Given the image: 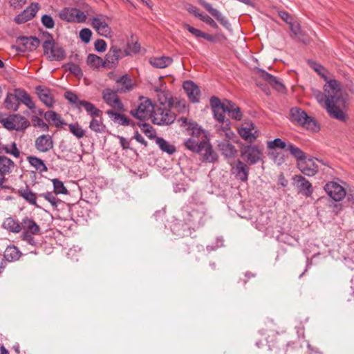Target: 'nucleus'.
I'll list each match as a JSON object with an SVG mask.
<instances>
[{"label":"nucleus","mask_w":354,"mask_h":354,"mask_svg":"<svg viewBox=\"0 0 354 354\" xmlns=\"http://www.w3.org/2000/svg\"><path fill=\"white\" fill-rule=\"evenodd\" d=\"M326 82L324 86L326 97L324 108L331 118L345 121L346 115L343 108L346 102L342 96L341 84L336 80L327 79Z\"/></svg>","instance_id":"1"},{"label":"nucleus","mask_w":354,"mask_h":354,"mask_svg":"<svg viewBox=\"0 0 354 354\" xmlns=\"http://www.w3.org/2000/svg\"><path fill=\"white\" fill-rule=\"evenodd\" d=\"M182 211L183 221L189 228L196 230L204 225L206 210L203 204H191L184 207Z\"/></svg>","instance_id":"2"},{"label":"nucleus","mask_w":354,"mask_h":354,"mask_svg":"<svg viewBox=\"0 0 354 354\" xmlns=\"http://www.w3.org/2000/svg\"><path fill=\"white\" fill-rule=\"evenodd\" d=\"M44 53L50 61H61L66 57L63 48L56 45L53 37L48 35L43 43Z\"/></svg>","instance_id":"3"},{"label":"nucleus","mask_w":354,"mask_h":354,"mask_svg":"<svg viewBox=\"0 0 354 354\" xmlns=\"http://www.w3.org/2000/svg\"><path fill=\"white\" fill-rule=\"evenodd\" d=\"M111 19L105 15H98L91 19V25L101 36L111 37L112 30L109 26Z\"/></svg>","instance_id":"4"},{"label":"nucleus","mask_w":354,"mask_h":354,"mask_svg":"<svg viewBox=\"0 0 354 354\" xmlns=\"http://www.w3.org/2000/svg\"><path fill=\"white\" fill-rule=\"evenodd\" d=\"M290 115L292 120L297 122L307 129L313 131H316L319 129V126L316 121L299 108L295 107L291 109Z\"/></svg>","instance_id":"5"},{"label":"nucleus","mask_w":354,"mask_h":354,"mask_svg":"<svg viewBox=\"0 0 354 354\" xmlns=\"http://www.w3.org/2000/svg\"><path fill=\"white\" fill-rule=\"evenodd\" d=\"M175 119L176 115L170 109L161 106L156 107L151 115L153 123L157 125H169Z\"/></svg>","instance_id":"6"},{"label":"nucleus","mask_w":354,"mask_h":354,"mask_svg":"<svg viewBox=\"0 0 354 354\" xmlns=\"http://www.w3.org/2000/svg\"><path fill=\"white\" fill-rule=\"evenodd\" d=\"M64 97L76 108L80 109L81 107H84L89 115H98L100 113V110L97 109L93 104L88 101L79 100L77 95L71 91L65 92Z\"/></svg>","instance_id":"7"},{"label":"nucleus","mask_w":354,"mask_h":354,"mask_svg":"<svg viewBox=\"0 0 354 354\" xmlns=\"http://www.w3.org/2000/svg\"><path fill=\"white\" fill-rule=\"evenodd\" d=\"M319 162L324 166H328L322 160L315 158H306L298 162L297 167L300 171L306 176H313L319 171Z\"/></svg>","instance_id":"8"},{"label":"nucleus","mask_w":354,"mask_h":354,"mask_svg":"<svg viewBox=\"0 0 354 354\" xmlns=\"http://www.w3.org/2000/svg\"><path fill=\"white\" fill-rule=\"evenodd\" d=\"M3 127L9 130L22 131L30 125V122L20 115H12L1 121Z\"/></svg>","instance_id":"9"},{"label":"nucleus","mask_w":354,"mask_h":354,"mask_svg":"<svg viewBox=\"0 0 354 354\" xmlns=\"http://www.w3.org/2000/svg\"><path fill=\"white\" fill-rule=\"evenodd\" d=\"M262 151L256 145H248L241 149V158L249 165H255L262 159Z\"/></svg>","instance_id":"10"},{"label":"nucleus","mask_w":354,"mask_h":354,"mask_svg":"<svg viewBox=\"0 0 354 354\" xmlns=\"http://www.w3.org/2000/svg\"><path fill=\"white\" fill-rule=\"evenodd\" d=\"M140 100H141L140 104L136 109L131 110L130 113L140 120H146L149 117L151 118L153 111L155 109L151 102L144 97H140Z\"/></svg>","instance_id":"11"},{"label":"nucleus","mask_w":354,"mask_h":354,"mask_svg":"<svg viewBox=\"0 0 354 354\" xmlns=\"http://www.w3.org/2000/svg\"><path fill=\"white\" fill-rule=\"evenodd\" d=\"M59 17L68 22L83 23L86 19V15L75 8H65L59 12Z\"/></svg>","instance_id":"12"},{"label":"nucleus","mask_w":354,"mask_h":354,"mask_svg":"<svg viewBox=\"0 0 354 354\" xmlns=\"http://www.w3.org/2000/svg\"><path fill=\"white\" fill-rule=\"evenodd\" d=\"M128 55H129V53L127 50L122 49L117 46H112L105 56L108 68L115 67L120 59Z\"/></svg>","instance_id":"13"},{"label":"nucleus","mask_w":354,"mask_h":354,"mask_svg":"<svg viewBox=\"0 0 354 354\" xmlns=\"http://www.w3.org/2000/svg\"><path fill=\"white\" fill-rule=\"evenodd\" d=\"M178 122L180 127H186L188 133L193 138H199L203 136L206 138L205 131L196 122L189 120L187 118L184 117L180 118L178 120Z\"/></svg>","instance_id":"14"},{"label":"nucleus","mask_w":354,"mask_h":354,"mask_svg":"<svg viewBox=\"0 0 354 354\" xmlns=\"http://www.w3.org/2000/svg\"><path fill=\"white\" fill-rule=\"evenodd\" d=\"M116 91H113L111 88H106L102 91V99L104 101L113 109L119 111H124V105L118 96Z\"/></svg>","instance_id":"15"},{"label":"nucleus","mask_w":354,"mask_h":354,"mask_svg":"<svg viewBox=\"0 0 354 354\" xmlns=\"http://www.w3.org/2000/svg\"><path fill=\"white\" fill-rule=\"evenodd\" d=\"M210 106L214 113V118L220 122H223L227 113V101L221 103V100L215 96H212L209 100Z\"/></svg>","instance_id":"16"},{"label":"nucleus","mask_w":354,"mask_h":354,"mask_svg":"<svg viewBox=\"0 0 354 354\" xmlns=\"http://www.w3.org/2000/svg\"><path fill=\"white\" fill-rule=\"evenodd\" d=\"M324 190L335 201H340L346 196L344 188L339 184L333 181L327 183L324 186Z\"/></svg>","instance_id":"17"},{"label":"nucleus","mask_w":354,"mask_h":354,"mask_svg":"<svg viewBox=\"0 0 354 354\" xmlns=\"http://www.w3.org/2000/svg\"><path fill=\"white\" fill-rule=\"evenodd\" d=\"M294 185L297 187L298 192L309 197L313 194V187L311 183L301 175H295L293 177Z\"/></svg>","instance_id":"18"},{"label":"nucleus","mask_w":354,"mask_h":354,"mask_svg":"<svg viewBox=\"0 0 354 354\" xmlns=\"http://www.w3.org/2000/svg\"><path fill=\"white\" fill-rule=\"evenodd\" d=\"M54 142L51 136L43 134L37 137L35 140L36 149L41 153L48 152L53 148Z\"/></svg>","instance_id":"19"},{"label":"nucleus","mask_w":354,"mask_h":354,"mask_svg":"<svg viewBox=\"0 0 354 354\" xmlns=\"http://www.w3.org/2000/svg\"><path fill=\"white\" fill-rule=\"evenodd\" d=\"M232 174L236 179L241 182H247L248 180L249 167L243 161L237 160L235 165L232 167Z\"/></svg>","instance_id":"20"},{"label":"nucleus","mask_w":354,"mask_h":354,"mask_svg":"<svg viewBox=\"0 0 354 354\" xmlns=\"http://www.w3.org/2000/svg\"><path fill=\"white\" fill-rule=\"evenodd\" d=\"M39 10L37 3H32L24 11L15 17V21L18 24H24L34 17Z\"/></svg>","instance_id":"21"},{"label":"nucleus","mask_w":354,"mask_h":354,"mask_svg":"<svg viewBox=\"0 0 354 354\" xmlns=\"http://www.w3.org/2000/svg\"><path fill=\"white\" fill-rule=\"evenodd\" d=\"M183 86L190 102L192 103L199 102L201 90L194 82L187 80L183 83Z\"/></svg>","instance_id":"22"},{"label":"nucleus","mask_w":354,"mask_h":354,"mask_svg":"<svg viewBox=\"0 0 354 354\" xmlns=\"http://www.w3.org/2000/svg\"><path fill=\"white\" fill-rule=\"evenodd\" d=\"M198 2L224 27L228 28L230 26L226 17L217 9L214 8L210 3L204 0H198Z\"/></svg>","instance_id":"23"},{"label":"nucleus","mask_w":354,"mask_h":354,"mask_svg":"<svg viewBox=\"0 0 354 354\" xmlns=\"http://www.w3.org/2000/svg\"><path fill=\"white\" fill-rule=\"evenodd\" d=\"M200 153L203 156V161L205 162H214L217 158V153L213 149L210 143L206 140H202V149Z\"/></svg>","instance_id":"24"},{"label":"nucleus","mask_w":354,"mask_h":354,"mask_svg":"<svg viewBox=\"0 0 354 354\" xmlns=\"http://www.w3.org/2000/svg\"><path fill=\"white\" fill-rule=\"evenodd\" d=\"M37 94L40 100L48 107L50 108L53 106L55 101L49 88L37 86L35 88Z\"/></svg>","instance_id":"25"},{"label":"nucleus","mask_w":354,"mask_h":354,"mask_svg":"<svg viewBox=\"0 0 354 354\" xmlns=\"http://www.w3.org/2000/svg\"><path fill=\"white\" fill-rule=\"evenodd\" d=\"M115 82L118 86L117 91L118 93H124L133 89L132 80L128 75H122L117 79Z\"/></svg>","instance_id":"26"},{"label":"nucleus","mask_w":354,"mask_h":354,"mask_svg":"<svg viewBox=\"0 0 354 354\" xmlns=\"http://www.w3.org/2000/svg\"><path fill=\"white\" fill-rule=\"evenodd\" d=\"M21 227L24 232H29L32 233V234H37L40 231L39 226L33 219L28 217H25L22 219Z\"/></svg>","instance_id":"27"},{"label":"nucleus","mask_w":354,"mask_h":354,"mask_svg":"<svg viewBox=\"0 0 354 354\" xmlns=\"http://www.w3.org/2000/svg\"><path fill=\"white\" fill-rule=\"evenodd\" d=\"M44 118L51 124L57 128H61L66 123L62 118L61 115L53 111H48L44 113Z\"/></svg>","instance_id":"28"},{"label":"nucleus","mask_w":354,"mask_h":354,"mask_svg":"<svg viewBox=\"0 0 354 354\" xmlns=\"http://www.w3.org/2000/svg\"><path fill=\"white\" fill-rule=\"evenodd\" d=\"M218 147L222 154L227 158H233L236 153L234 146L228 140H225L220 142Z\"/></svg>","instance_id":"29"},{"label":"nucleus","mask_w":354,"mask_h":354,"mask_svg":"<svg viewBox=\"0 0 354 354\" xmlns=\"http://www.w3.org/2000/svg\"><path fill=\"white\" fill-rule=\"evenodd\" d=\"M254 125L252 123L247 124L245 127H242L239 129V134L240 136L246 141L253 142L256 139L254 134Z\"/></svg>","instance_id":"30"},{"label":"nucleus","mask_w":354,"mask_h":354,"mask_svg":"<svg viewBox=\"0 0 354 354\" xmlns=\"http://www.w3.org/2000/svg\"><path fill=\"white\" fill-rule=\"evenodd\" d=\"M15 167L14 162L5 156H0V174L5 176L12 172Z\"/></svg>","instance_id":"31"},{"label":"nucleus","mask_w":354,"mask_h":354,"mask_svg":"<svg viewBox=\"0 0 354 354\" xmlns=\"http://www.w3.org/2000/svg\"><path fill=\"white\" fill-rule=\"evenodd\" d=\"M5 106L7 109L17 111L19 106V99L17 96V89L15 93H8L5 99Z\"/></svg>","instance_id":"32"},{"label":"nucleus","mask_w":354,"mask_h":354,"mask_svg":"<svg viewBox=\"0 0 354 354\" xmlns=\"http://www.w3.org/2000/svg\"><path fill=\"white\" fill-rule=\"evenodd\" d=\"M101 115L102 111H100V113L98 115H90L92 118V120L90 122L89 128L91 131L97 133L104 132L106 128L105 125L102 122V118H100Z\"/></svg>","instance_id":"33"},{"label":"nucleus","mask_w":354,"mask_h":354,"mask_svg":"<svg viewBox=\"0 0 354 354\" xmlns=\"http://www.w3.org/2000/svg\"><path fill=\"white\" fill-rule=\"evenodd\" d=\"M149 63L155 68H164L172 63V59L166 56L153 57L149 59Z\"/></svg>","instance_id":"34"},{"label":"nucleus","mask_w":354,"mask_h":354,"mask_svg":"<svg viewBox=\"0 0 354 354\" xmlns=\"http://www.w3.org/2000/svg\"><path fill=\"white\" fill-rule=\"evenodd\" d=\"M86 63L93 69H98L100 66L108 68L106 59L103 60L100 57L94 54H89L88 55Z\"/></svg>","instance_id":"35"},{"label":"nucleus","mask_w":354,"mask_h":354,"mask_svg":"<svg viewBox=\"0 0 354 354\" xmlns=\"http://www.w3.org/2000/svg\"><path fill=\"white\" fill-rule=\"evenodd\" d=\"M156 143L162 152L167 153L169 155L174 154L176 151V148L174 145L161 137L156 138Z\"/></svg>","instance_id":"36"},{"label":"nucleus","mask_w":354,"mask_h":354,"mask_svg":"<svg viewBox=\"0 0 354 354\" xmlns=\"http://www.w3.org/2000/svg\"><path fill=\"white\" fill-rule=\"evenodd\" d=\"M155 91L157 92V97L161 106L167 105L169 107L170 104H172L173 97L167 91L158 88Z\"/></svg>","instance_id":"37"},{"label":"nucleus","mask_w":354,"mask_h":354,"mask_svg":"<svg viewBox=\"0 0 354 354\" xmlns=\"http://www.w3.org/2000/svg\"><path fill=\"white\" fill-rule=\"evenodd\" d=\"M21 257V252L15 245H9L4 252V258L8 261H15Z\"/></svg>","instance_id":"38"},{"label":"nucleus","mask_w":354,"mask_h":354,"mask_svg":"<svg viewBox=\"0 0 354 354\" xmlns=\"http://www.w3.org/2000/svg\"><path fill=\"white\" fill-rule=\"evenodd\" d=\"M19 195L30 204L38 207L37 205V196L28 187L24 189H20L18 191Z\"/></svg>","instance_id":"39"},{"label":"nucleus","mask_w":354,"mask_h":354,"mask_svg":"<svg viewBox=\"0 0 354 354\" xmlns=\"http://www.w3.org/2000/svg\"><path fill=\"white\" fill-rule=\"evenodd\" d=\"M227 113L230 118L236 120H241L242 118V113L239 107L229 100H227Z\"/></svg>","instance_id":"40"},{"label":"nucleus","mask_w":354,"mask_h":354,"mask_svg":"<svg viewBox=\"0 0 354 354\" xmlns=\"http://www.w3.org/2000/svg\"><path fill=\"white\" fill-rule=\"evenodd\" d=\"M27 160L29 164L40 173L46 172L48 171L46 165L41 159L36 156H28Z\"/></svg>","instance_id":"41"},{"label":"nucleus","mask_w":354,"mask_h":354,"mask_svg":"<svg viewBox=\"0 0 354 354\" xmlns=\"http://www.w3.org/2000/svg\"><path fill=\"white\" fill-rule=\"evenodd\" d=\"M3 227L14 233H18L21 230V224L11 217H8L4 220Z\"/></svg>","instance_id":"42"},{"label":"nucleus","mask_w":354,"mask_h":354,"mask_svg":"<svg viewBox=\"0 0 354 354\" xmlns=\"http://www.w3.org/2000/svg\"><path fill=\"white\" fill-rule=\"evenodd\" d=\"M260 75L263 78V80L268 82L270 85L274 86L277 89L280 90L283 88V85L279 81V80L266 71L261 70Z\"/></svg>","instance_id":"43"},{"label":"nucleus","mask_w":354,"mask_h":354,"mask_svg":"<svg viewBox=\"0 0 354 354\" xmlns=\"http://www.w3.org/2000/svg\"><path fill=\"white\" fill-rule=\"evenodd\" d=\"M17 96L19 99V102H21L28 109H33L35 108V104L32 101L30 96L24 90L17 89Z\"/></svg>","instance_id":"44"},{"label":"nucleus","mask_w":354,"mask_h":354,"mask_svg":"<svg viewBox=\"0 0 354 354\" xmlns=\"http://www.w3.org/2000/svg\"><path fill=\"white\" fill-rule=\"evenodd\" d=\"M22 40L24 41V50L32 51L39 45V40L36 37H24Z\"/></svg>","instance_id":"45"},{"label":"nucleus","mask_w":354,"mask_h":354,"mask_svg":"<svg viewBox=\"0 0 354 354\" xmlns=\"http://www.w3.org/2000/svg\"><path fill=\"white\" fill-rule=\"evenodd\" d=\"M185 147L195 153H199L202 149V140L196 141L194 138H190L185 141Z\"/></svg>","instance_id":"46"},{"label":"nucleus","mask_w":354,"mask_h":354,"mask_svg":"<svg viewBox=\"0 0 354 354\" xmlns=\"http://www.w3.org/2000/svg\"><path fill=\"white\" fill-rule=\"evenodd\" d=\"M286 151H289L290 153L294 158H295L299 162L304 160L306 158L304 152L299 147H296L292 144L288 145Z\"/></svg>","instance_id":"47"},{"label":"nucleus","mask_w":354,"mask_h":354,"mask_svg":"<svg viewBox=\"0 0 354 354\" xmlns=\"http://www.w3.org/2000/svg\"><path fill=\"white\" fill-rule=\"evenodd\" d=\"M68 129L70 132L78 139H80L85 136V131L77 122L69 124Z\"/></svg>","instance_id":"48"},{"label":"nucleus","mask_w":354,"mask_h":354,"mask_svg":"<svg viewBox=\"0 0 354 354\" xmlns=\"http://www.w3.org/2000/svg\"><path fill=\"white\" fill-rule=\"evenodd\" d=\"M142 133L145 134L149 139H156V133L152 126L147 123H141L138 124Z\"/></svg>","instance_id":"49"},{"label":"nucleus","mask_w":354,"mask_h":354,"mask_svg":"<svg viewBox=\"0 0 354 354\" xmlns=\"http://www.w3.org/2000/svg\"><path fill=\"white\" fill-rule=\"evenodd\" d=\"M170 104L169 108H173L177 109L179 112H186L187 111V106L186 105V102L184 100H179L177 98H173V102Z\"/></svg>","instance_id":"50"},{"label":"nucleus","mask_w":354,"mask_h":354,"mask_svg":"<svg viewBox=\"0 0 354 354\" xmlns=\"http://www.w3.org/2000/svg\"><path fill=\"white\" fill-rule=\"evenodd\" d=\"M32 122L35 127H38L43 131H48L49 130V126L41 118L37 115L32 116Z\"/></svg>","instance_id":"51"},{"label":"nucleus","mask_w":354,"mask_h":354,"mask_svg":"<svg viewBox=\"0 0 354 354\" xmlns=\"http://www.w3.org/2000/svg\"><path fill=\"white\" fill-rule=\"evenodd\" d=\"M52 182L55 194L67 193V189L66 188V187L64 185V183L61 180L55 178L52 180Z\"/></svg>","instance_id":"52"},{"label":"nucleus","mask_w":354,"mask_h":354,"mask_svg":"<svg viewBox=\"0 0 354 354\" xmlns=\"http://www.w3.org/2000/svg\"><path fill=\"white\" fill-rule=\"evenodd\" d=\"M2 151H3L6 153L12 155L15 158H18L20 156V152L17 149L15 142H12L10 147H8L7 145H3Z\"/></svg>","instance_id":"53"},{"label":"nucleus","mask_w":354,"mask_h":354,"mask_svg":"<svg viewBox=\"0 0 354 354\" xmlns=\"http://www.w3.org/2000/svg\"><path fill=\"white\" fill-rule=\"evenodd\" d=\"M288 145L280 138H275L272 141L268 142V147L270 149L279 148L285 149L286 150Z\"/></svg>","instance_id":"54"},{"label":"nucleus","mask_w":354,"mask_h":354,"mask_svg":"<svg viewBox=\"0 0 354 354\" xmlns=\"http://www.w3.org/2000/svg\"><path fill=\"white\" fill-rule=\"evenodd\" d=\"M55 193L52 192H46L43 193L40 196L44 198L46 201H48L53 207H57L59 202H60V200H59L56 197Z\"/></svg>","instance_id":"55"},{"label":"nucleus","mask_w":354,"mask_h":354,"mask_svg":"<svg viewBox=\"0 0 354 354\" xmlns=\"http://www.w3.org/2000/svg\"><path fill=\"white\" fill-rule=\"evenodd\" d=\"M288 25L290 26V29L293 32V34L301 40V37L304 35V33L301 30L300 24L297 21H292Z\"/></svg>","instance_id":"56"},{"label":"nucleus","mask_w":354,"mask_h":354,"mask_svg":"<svg viewBox=\"0 0 354 354\" xmlns=\"http://www.w3.org/2000/svg\"><path fill=\"white\" fill-rule=\"evenodd\" d=\"M65 67L73 74L77 77H80L83 75L80 67L75 63H68L65 65Z\"/></svg>","instance_id":"57"},{"label":"nucleus","mask_w":354,"mask_h":354,"mask_svg":"<svg viewBox=\"0 0 354 354\" xmlns=\"http://www.w3.org/2000/svg\"><path fill=\"white\" fill-rule=\"evenodd\" d=\"M310 66L319 74L322 76V77L326 81L328 77L326 75V69L319 64H317L314 62H310Z\"/></svg>","instance_id":"58"},{"label":"nucleus","mask_w":354,"mask_h":354,"mask_svg":"<svg viewBox=\"0 0 354 354\" xmlns=\"http://www.w3.org/2000/svg\"><path fill=\"white\" fill-rule=\"evenodd\" d=\"M91 35V30L86 28H82L80 32V37L85 44H88L90 41Z\"/></svg>","instance_id":"59"},{"label":"nucleus","mask_w":354,"mask_h":354,"mask_svg":"<svg viewBox=\"0 0 354 354\" xmlns=\"http://www.w3.org/2000/svg\"><path fill=\"white\" fill-rule=\"evenodd\" d=\"M302 348L297 344H288L285 354H301Z\"/></svg>","instance_id":"60"},{"label":"nucleus","mask_w":354,"mask_h":354,"mask_svg":"<svg viewBox=\"0 0 354 354\" xmlns=\"http://www.w3.org/2000/svg\"><path fill=\"white\" fill-rule=\"evenodd\" d=\"M41 23L47 28H53L55 26L53 19L48 15H44L41 17Z\"/></svg>","instance_id":"61"},{"label":"nucleus","mask_w":354,"mask_h":354,"mask_svg":"<svg viewBox=\"0 0 354 354\" xmlns=\"http://www.w3.org/2000/svg\"><path fill=\"white\" fill-rule=\"evenodd\" d=\"M183 26L194 37L197 38L202 37L203 32L201 30L194 28L186 23L183 24Z\"/></svg>","instance_id":"62"},{"label":"nucleus","mask_w":354,"mask_h":354,"mask_svg":"<svg viewBox=\"0 0 354 354\" xmlns=\"http://www.w3.org/2000/svg\"><path fill=\"white\" fill-rule=\"evenodd\" d=\"M35 234H32V233L23 232L21 236L22 240L25 241L28 244H30L31 245H35L36 242H35L34 236H33Z\"/></svg>","instance_id":"63"},{"label":"nucleus","mask_w":354,"mask_h":354,"mask_svg":"<svg viewBox=\"0 0 354 354\" xmlns=\"http://www.w3.org/2000/svg\"><path fill=\"white\" fill-rule=\"evenodd\" d=\"M95 49L100 53L104 52L106 49V44L103 39H97L94 44Z\"/></svg>","instance_id":"64"}]
</instances>
